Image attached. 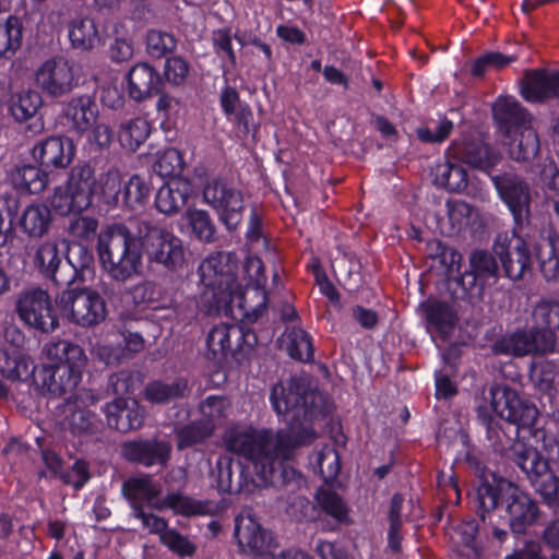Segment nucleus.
<instances>
[{
    "mask_svg": "<svg viewBox=\"0 0 559 559\" xmlns=\"http://www.w3.org/2000/svg\"><path fill=\"white\" fill-rule=\"evenodd\" d=\"M478 418L486 429V437L491 449L497 453H503L506 451L510 453V448L516 442L515 438L519 437L514 436L513 429L510 431L507 430L500 419L488 414L483 408L478 409Z\"/></svg>",
    "mask_w": 559,
    "mask_h": 559,
    "instance_id": "4c0bfd02",
    "label": "nucleus"
},
{
    "mask_svg": "<svg viewBox=\"0 0 559 559\" xmlns=\"http://www.w3.org/2000/svg\"><path fill=\"white\" fill-rule=\"evenodd\" d=\"M98 400V396L91 390H80L64 401L61 405L63 423L72 433H91L96 429V414L88 408L95 405Z\"/></svg>",
    "mask_w": 559,
    "mask_h": 559,
    "instance_id": "a211bd4d",
    "label": "nucleus"
},
{
    "mask_svg": "<svg viewBox=\"0 0 559 559\" xmlns=\"http://www.w3.org/2000/svg\"><path fill=\"white\" fill-rule=\"evenodd\" d=\"M51 206L60 214V215H69L71 213H81L88 209L90 204H81L79 203V199H76V194H73L69 191L68 188L66 190L61 188H57L51 198Z\"/></svg>",
    "mask_w": 559,
    "mask_h": 559,
    "instance_id": "5fc2aeb1",
    "label": "nucleus"
},
{
    "mask_svg": "<svg viewBox=\"0 0 559 559\" xmlns=\"http://www.w3.org/2000/svg\"><path fill=\"white\" fill-rule=\"evenodd\" d=\"M316 499L321 510L330 515L337 524H347L348 509L343 499L333 490L320 488Z\"/></svg>",
    "mask_w": 559,
    "mask_h": 559,
    "instance_id": "de8ad7c7",
    "label": "nucleus"
},
{
    "mask_svg": "<svg viewBox=\"0 0 559 559\" xmlns=\"http://www.w3.org/2000/svg\"><path fill=\"white\" fill-rule=\"evenodd\" d=\"M433 183L449 192H461L468 185V176L466 169L450 158L447 153V160L438 164L433 171Z\"/></svg>",
    "mask_w": 559,
    "mask_h": 559,
    "instance_id": "f704fd0d",
    "label": "nucleus"
},
{
    "mask_svg": "<svg viewBox=\"0 0 559 559\" xmlns=\"http://www.w3.org/2000/svg\"><path fill=\"white\" fill-rule=\"evenodd\" d=\"M142 235V254L146 255L147 270L162 267L167 272H176L185 264L182 240L167 228L145 224Z\"/></svg>",
    "mask_w": 559,
    "mask_h": 559,
    "instance_id": "0eeeda50",
    "label": "nucleus"
},
{
    "mask_svg": "<svg viewBox=\"0 0 559 559\" xmlns=\"http://www.w3.org/2000/svg\"><path fill=\"white\" fill-rule=\"evenodd\" d=\"M96 187L94 169L87 163L78 164L71 168L67 181V188L76 194L81 206L92 204V195Z\"/></svg>",
    "mask_w": 559,
    "mask_h": 559,
    "instance_id": "e433bc0d",
    "label": "nucleus"
},
{
    "mask_svg": "<svg viewBox=\"0 0 559 559\" xmlns=\"http://www.w3.org/2000/svg\"><path fill=\"white\" fill-rule=\"evenodd\" d=\"M107 424L120 432H129L140 427L139 403L135 399L117 397L105 408Z\"/></svg>",
    "mask_w": 559,
    "mask_h": 559,
    "instance_id": "c85d7f7f",
    "label": "nucleus"
},
{
    "mask_svg": "<svg viewBox=\"0 0 559 559\" xmlns=\"http://www.w3.org/2000/svg\"><path fill=\"white\" fill-rule=\"evenodd\" d=\"M35 82L43 92L52 97L70 93L78 84L73 64L62 57L45 61L35 73Z\"/></svg>",
    "mask_w": 559,
    "mask_h": 559,
    "instance_id": "f3484780",
    "label": "nucleus"
},
{
    "mask_svg": "<svg viewBox=\"0 0 559 559\" xmlns=\"http://www.w3.org/2000/svg\"><path fill=\"white\" fill-rule=\"evenodd\" d=\"M192 391L189 380L177 377L170 383L155 380L145 386V399L154 404H167L176 400L188 399Z\"/></svg>",
    "mask_w": 559,
    "mask_h": 559,
    "instance_id": "2f4dec72",
    "label": "nucleus"
},
{
    "mask_svg": "<svg viewBox=\"0 0 559 559\" xmlns=\"http://www.w3.org/2000/svg\"><path fill=\"white\" fill-rule=\"evenodd\" d=\"M94 255L90 248L81 242H71L68 246L66 262V276L70 277L69 286L76 281L84 282L87 274L93 272Z\"/></svg>",
    "mask_w": 559,
    "mask_h": 559,
    "instance_id": "473e14b6",
    "label": "nucleus"
},
{
    "mask_svg": "<svg viewBox=\"0 0 559 559\" xmlns=\"http://www.w3.org/2000/svg\"><path fill=\"white\" fill-rule=\"evenodd\" d=\"M74 155V146L70 139L62 136H50L37 142L32 156L43 167L64 168Z\"/></svg>",
    "mask_w": 559,
    "mask_h": 559,
    "instance_id": "393cba45",
    "label": "nucleus"
},
{
    "mask_svg": "<svg viewBox=\"0 0 559 559\" xmlns=\"http://www.w3.org/2000/svg\"><path fill=\"white\" fill-rule=\"evenodd\" d=\"M100 192L107 203L118 204L121 195V202L130 209H135L140 204V177L134 175L120 191V175L117 170H108L100 178Z\"/></svg>",
    "mask_w": 559,
    "mask_h": 559,
    "instance_id": "a878e982",
    "label": "nucleus"
},
{
    "mask_svg": "<svg viewBox=\"0 0 559 559\" xmlns=\"http://www.w3.org/2000/svg\"><path fill=\"white\" fill-rule=\"evenodd\" d=\"M316 464L324 481L334 480L341 471V459L337 451L330 445L316 453Z\"/></svg>",
    "mask_w": 559,
    "mask_h": 559,
    "instance_id": "603ef678",
    "label": "nucleus"
},
{
    "mask_svg": "<svg viewBox=\"0 0 559 559\" xmlns=\"http://www.w3.org/2000/svg\"><path fill=\"white\" fill-rule=\"evenodd\" d=\"M460 165L465 164L488 176L496 169L501 157L478 139L464 138L452 142L447 152Z\"/></svg>",
    "mask_w": 559,
    "mask_h": 559,
    "instance_id": "aec40b11",
    "label": "nucleus"
},
{
    "mask_svg": "<svg viewBox=\"0 0 559 559\" xmlns=\"http://www.w3.org/2000/svg\"><path fill=\"white\" fill-rule=\"evenodd\" d=\"M186 218L192 234L200 241L213 243L217 240L216 226L206 211L189 209L186 212Z\"/></svg>",
    "mask_w": 559,
    "mask_h": 559,
    "instance_id": "37998d69",
    "label": "nucleus"
},
{
    "mask_svg": "<svg viewBox=\"0 0 559 559\" xmlns=\"http://www.w3.org/2000/svg\"><path fill=\"white\" fill-rule=\"evenodd\" d=\"M420 308L428 325L433 326L442 337H447L452 332L457 322V314L451 305L429 299L423 302Z\"/></svg>",
    "mask_w": 559,
    "mask_h": 559,
    "instance_id": "72a5a7b5",
    "label": "nucleus"
},
{
    "mask_svg": "<svg viewBox=\"0 0 559 559\" xmlns=\"http://www.w3.org/2000/svg\"><path fill=\"white\" fill-rule=\"evenodd\" d=\"M534 259L539 263V269L548 282H556L559 278V254L550 241L533 245Z\"/></svg>",
    "mask_w": 559,
    "mask_h": 559,
    "instance_id": "c03bdc74",
    "label": "nucleus"
},
{
    "mask_svg": "<svg viewBox=\"0 0 559 559\" xmlns=\"http://www.w3.org/2000/svg\"><path fill=\"white\" fill-rule=\"evenodd\" d=\"M235 326L228 324H218L211 329L206 337V346L212 358L225 356L230 349V336Z\"/></svg>",
    "mask_w": 559,
    "mask_h": 559,
    "instance_id": "3c124183",
    "label": "nucleus"
},
{
    "mask_svg": "<svg viewBox=\"0 0 559 559\" xmlns=\"http://www.w3.org/2000/svg\"><path fill=\"white\" fill-rule=\"evenodd\" d=\"M469 269L456 277L448 278L462 290L459 298L467 295L480 297L487 287L496 285L503 276L498 257L492 251L475 249L468 255Z\"/></svg>",
    "mask_w": 559,
    "mask_h": 559,
    "instance_id": "6e6552de",
    "label": "nucleus"
},
{
    "mask_svg": "<svg viewBox=\"0 0 559 559\" xmlns=\"http://www.w3.org/2000/svg\"><path fill=\"white\" fill-rule=\"evenodd\" d=\"M532 487L550 506H559V477L550 468Z\"/></svg>",
    "mask_w": 559,
    "mask_h": 559,
    "instance_id": "6e6d98bb",
    "label": "nucleus"
},
{
    "mask_svg": "<svg viewBox=\"0 0 559 559\" xmlns=\"http://www.w3.org/2000/svg\"><path fill=\"white\" fill-rule=\"evenodd\" d=\"M52 225V213L45 204L33 203L28 205L20 217V227L31 238L46 236Z\"/></svg>",
    "mask_w": 559,
    "mask_h": 559,
    "instance_id": "c9c22d12",
    "label": "nucleus"
},
{
    "mask_svg": "<svg viewBox=\"0 0 559 559\" xmlns=\"http://www.w3.org/2000/svg\"><path fill=\"white\" fill-rule=\"evenodd\" d=\"M160 542L180 556H192L195 551V546L187 537L175 531L162 534Z\"/></svg>",
    "mask_w": 559,
    "mask_h": 559,
    "instance_id": "e2e57ef3",
    "label": "nucleus"
},
{
    "mask_svg": "<svg viewBox=\"0 0 559 559\" xmlns=\"http://www.w3.org/2000/svg\"><path fill=\"white\" fill-rule=\"evenodd\" d=\"M444 369L436 373V394L438 397H450L456 394V389L450 377L455 373L456 360L459 358L457 347H450L442 355Z\"/></svg>",
    "mask_w": 559,
    "mask_h": 559,
    "instance_id": "a18cd8bd",
    "label": "nucleus"
},
{
    "mask_svg": "<svg viewBox=\"0 0 559 559\" xmlns=\"http://www.w3.org/2000/svg\"><path fill=\"white\" fill-rule=\"evenodd\" d=\"M237 262L230 252H215L199 266L200 281L211 293L209 313L219 312L233 302L234 296L240 294L237 281Z\"/></svg>",
    "mask_w": 559,
    "mask_h": 559,
    "instance_id": "423d86ee",
    "label": "nucleus"
},
{
    "mask_svg": "<svg viewBox=\"0 0 559 559\" xmlns=\"http://www.w3.org/2000/svg\"><path fill=\"white\" fill-rule=\"evenodd\" d=\"M160 493V486L153 484L150 476L142 475V501L146 500L150 504L157 508L168 507L176 513L193 516V515H217L225 506L222 501L213 500H197L180 493H170L162 502H154Z\"/></svg>",
    "mask_w": 559,
    "mask_h": 559,
    "instance_id": "dca6fc26",
    "label": "nucleus"
},
{
    "mask_svg": "<svg viewBox=\"0 0 559 559\" xmlns=\"http://www.w3.org/2000/svg\"><path fill=\"white\" fill-rule=\"evenodd\" d=\"M521 229L514 227L511 234H498L492 243L503 276L513 282L523 280L534 263L533 245L518 236Z\"/></svg>",
    "mask_w": 559,
    "mask_h": 559,
    "instance_id": "9d476101",
    "label": "nucleus"
},
{
    "mask_svg": "<svg viewBox=\"0 0 559 559\" xmlns=\"http://www.w3.org/2000/svg\"><path fill=\"white\" fill-rule=\"evenodd\" d=\"M11 178L16 188L33 194L41 192L47 186L45 171L33 165L16 167Z\"/></svg>",
    "mask_w": 559,
    "mask_h": 559,
    "instance_id": "a19ab883",
    "label": "nucleus"
},
{
    "mask_svg": "<svg viewBox=\"0 0 559 559\" xmlns=\"http://www.w3.org/2000/svg\"><path fill=\"white\" fill-rule=\"evenodd\" d=\"M521 94L531 103L559 97V72L545 69L526 71L521 82Z\"/></svg>",
    "mask_w": 559,
    "mask_h": 559,
    "instance_id": "4be33fe9",
    "label": "nucleus"
},
{
    "mask_svg": "<svg viewBox=\"0 0 559 559\" xmlns=\"http://www.w3.org/2000/svg\"><path fill=\"white\" fill-rule=\"evenodd\" d=\"M88 465L84 461H76L72 467L61 474L64 484L71 485L75 490L81 489L90 479Z\"/></svg>",
    "mask_w": 559,
    "mask_h": 559,
    "instance_id": "338daca9",
    "label": "nucleus"
},
{
    "mask_svg": "<svg viewBox=\"0 0 559 559\" xmlns=\"http://www.w3.org/2000/svg\"><path fill=\"white\" fill-rule=\"evenodd\" d=\"M45 355L50 361L41 367L35 378L43 393L61 396L72 392L82 379V368L86 356L78 344L68 340L47 343Z\"/></svg>",
    "mask_w": 559,
    "mask_h": 559,
    "instance_id": "20e7f679",
    "label": "nucleus"
},
{
    "mask_svg": "<svg viewBox=\"0 0 559 559\" xmlns=\"http://www.w3.org/2000/svg\"><path fill=\"white\" fill-rule=\"evenodd\" d=\"M170 453L171 445L167 441H142V465L164 467L170 459Z\"/></svg>",
    "mask_w": 559,
    "mask_h": 559,
    "instance_id": "8fccbe9b",
    "label": "nucleus"
},
{
    "mask_svg": "<svg viewBox=\"0 0 559 559\" xmlns=\"http://www.w3.org/2000/svg\"><path fill=\"white\" fill-rule=\"evenodd\" d=\"M533 325L518 329L498 338L492 350L513 357L544 356L557 349L559 332V301L542 299L533 307Z\"/></svg>",
    "mask_w": 559,
    "mask_h": 559,
    "instance_id": "7ed1b4c3",
    "label": "nucleus"
},
{
    "mask_svg": "<svg viewBox=\"0 0 559 559\" xmlns=\"http://www.w3.org/2000/svg\"><path fill=\"white\" fill-rule=\"evenodd\" d=\"M228 406L224 396L211 395L200 404V413L204 420H211L215 425V420L225 416Z\"/></svg>",
    "mask_w": 559,
    "mask_h": 559,
    "instance_id": "052dcab7",
    "label": "nucleus"
},
{
    "mask_svg": "<svg viewBox=\"0 0 559 559\" xmlns=\"http://www.w3.org/2000/svg\"><path fill=\"white\" fill-rule=\"evenodd\" d=\"M188 70V63L181 58H167L165 61V78L174 85H180L185 82Z\"/></svg>",
    "mask_w": 559,
    "mask_h": 559,
    "instance_id": "774afa93",
    "label": "nucleus"
},
{
    "mask_svg": "<svg viewBox=\"0 0 559 559\" xmlns=\"http://www.w3.org/2000/svg\"><path fill=\"white\" fill-rule=\"evenodd\" d=\"M142 70H145L150 76L146 91L147 96L158 95L159 97L156 104L157 109L166 110L170 106V98L162 92L164 82L160 75L155 72V69L147 62H142Z\"/></svg>",
    "mask_w": 559,
    "mask_h": 559,
    "instance_id": "4d7b16f0",
    "label": "nucleus"
},
{
    "mask_svg": "<svg viewBox=\"0 0 559 559\" xmlns=\"http://www.w3.org/2000/svg\"><path fill=\"white\" fill-rule=\"evenodd\" d=\"M285 337L286 350L292 358L305 362L312 360L313 345L306 331L297 326L288 328Z\"/></svg>",
    "mask_w": 559,
    "mask_h": 559,
    "instance_id": "79ce46f5",
    "label": "nucleus"
},
{
    "mask_svg": "<svg viewBox=\"0 0 559 559\" xmlns=\"http://www.w3.org/2000/svg\"><path fill=\"white\" fill-rule=\"evenodd\" d=\"M508 141V154L511 159L524 163L533 160L539 153L540 142L536 130L531 126L512 132L511 135H503Z\"/></svg>",
    "mask_w": 559,
    "mask_h": 559,
    "instance_id": "7c9ffc66",
    "label": "nucleus"
},
{
    "mask_svg": "<svg viewBox=\"0 0 559 559\" xmlns=\"http://www.w3.org/2000/svg\"><path fill=\"white\" fill-rule=\"evenodd\" d=\"M97 251L112 280H132L140 272V229L132 231L120 223L107 226L98 235Z\"/></svg>",
    "mask_w": 559,
    "mask_h": 559,
    "instance_id": "39448f33",
    "label": "nucleus"
},
{
    "mask_svg": "<svg viewBox=\"0 0 559 559\" xmlns=\"http://www.w3.org/2000/svg\"><path fill=\"white\" fill-rule=\"evenodd\" d=\"M452 130L453 122L447 118H443L438 123L435 131H432L430 128H418L416 133L418 139L423 142L441 143L451 134Z\"/></svg>",
    "mask_w": 559,
    "mask_h": 559,
    "instance_id": "69168bd1",
    "label": "nucleus"
},
{
    "mask_svg": "<svg viewBox=\"0 0 559 559\" xmlns=\"http://www.w3.org/2000/svg\"><path fill=\"white\" fill-rule=\"evenodd\" d=\"M123 310L120 313L122 321L120 333L123 336L124 348L110 345H102L96 347L95 353L99 360L106 366H116L124 358H129L131 354L140 350V335L133 331V324L138 323L139 309L134 292L126 290L121 296Z\"/></svg>",
    "mask_w": 559,
    "mask_h": 559,
    "instance_id": "f8f14e48",
    "label": "nucleus"
},
{
    "mask_svg": "<svg viewBox=\"0 0 559 559\" xmlns=\"http://www.w3.org/2000/svg\"><path fill=\"white\" fill-rule=\"evenodd\" d=\"M19 319L40 333H52L59 328V319L49 294L40 288L22 293L16 300Z\"/></svg>",
    "mask_w": 559,
    "mask_h": 559,
    "instance_id": "ddd939ff",
    "label": "nucleus"
},
{
    "mask_svg": "<svg viewBox=\"0 0 559 559\" xmlns=\"http://www.w3.org/2000/svg\"><path fill=\"white\" fill-rule=\"evenodd\" d=\"M33 360L16 349L0 348V377L10 381H27L34 376ZM9 388L0 379V397H7Z\"/></svg>",
    "mask_w": 559,
    "mask_h": 559,
    "instance_id": "bb28decb",
    "label": "nucleus"
},
{
    "mask_svg": "<svg viewBox=\"0 0 559 559\" xmlns=\"http://www.w3.org/2000/svg\"><path fill=\"white\" fill-rule=\"evenodd\" d=\"M235 537L243 552H262L272 542L271 533L261 526L250 511L236 516Z\"/></svg>",
    "mask_w": 559,
    "mask_h": 559,
    "instance_id": "5701e85b",
    "label": "nucleus"
},
{
    "mask_svg": "<svg viewBox=\"0 0 559 559\" xmlns=\"http://www.w3.org/2000/svg\"><path fill=\"white\" fill-rule=\"evenodd\" d=\"M43 104L41 96L36 91H23L12 96L10 110L17 121L33 118Z\"/></svg>",
    "mask_w": 559,
    "mask_h": 559,
    "instance_id": "49530a36",
    "label": "nucleus"
},
{
    "mask_svg": "<svg viewBox=\"0 0 559 559\" xmlns=\"http://www.w3.org/2000/svg\"><path fill=\"white\" fill-rule=\"evenodd\" d=\"M204 201L217 213L228 230H236L242 219L245 209L242 192L230 183L214 179L203 190Z\"/></svg>",
    "mask_w": 559,
    "mask_h": 559,
    "instance_id": "2eb2a0df",
    "label": "nucleus"
},
{
    "mask_svg": "<svg viewBox=\"0 0 559 559\" xmlns=\"http://www.w3.org/2000/svg\"><path fill=\"white\" fill-rule=\"evenodd\" d=\"M182 169V156L176 148L166 150L152 165L153 173L162 179H179Z\"/></svg>",
    "mask_w": 559,
    "mask_h": 559,
    "instance_id": "09e8293b",
    "label": "nucleus"
},
{
    "mask_svg": "<svg viewBox=\"0 0 559 559\" xmlns=\"http://www.w3.org/2000/svg\"><path fill=\"white\" fill-rule=\"evenodd\" d=\"M270 400L274 411L287 421V428L276 433L234 431L225 440L226 448L249 461L260 485L295 492L305 479L288 461L298 448L317 439L310 424L328 412L326 401L307 376L275 384Z\"/></svg>",
    "mask_w": 559,
    "mask_h": 559,
    "instance_id": "f257e3e1",
    "label": "nucleus"
},
{
    "mask_svg": "<svg viewBox=\"0 0 559 559\" xmlns=\"http://www.w3.org/2000/svg\"><path fill=\"white\" fill-rule=\"evenodd\" d=\"M513 60L514 57L512 56L508 57L500 52H488L475 61L472 71L474 75L481 76L488 68L495 67L497 69H502Z\"/></svg>",
    "mask_w": 559,
    "mask_h": 559,
    "instance_id": "0e129e2a",
    "label": "nucleus"
},
{
    "mask_svg": "<svg viewBox=\"0 0 559 559\" xmlns=\"http://www.w3.org/2000/svg\"><path fill=\"white\" fill-rule=\"evenodd\" d=\"M214 429L211 420H193L177 430V448L183 450L200 444L213 435Z\"/></svg>",
    "mask_w": 559,
    "mask_h": 559,
    "instance_id": "ea45409f",
    "label": "nucleus"
},
{
    "mask_svg": "<svg viewBox=\"0 0 559 559\" xmlns=\"http://www.w3.org/2000/svg\"><path fill=\"white\" fill-rule=\"evenodd\" d=\"M490 393L492 408L500 419L515 426L514 436H519L520 429L534 426L538 418V409L534 403L508 386L491 389Z\"/></svg>",
    "mask_w": 559,
    "mask_h": 559,
    "instance_id": "4468645a",
    "label": "nucleus"
},
{
    "mask_svg": "<svg viewBox=\"0 0 559 559\" xmlns=\"http://www.w3.org/2000/svg\"><path fill=\"white\" fill-rule=\"evenodd\" d=\"M98 221L92 216H76L69 222L68 231L75 238L92 239L97 231Z\"/></svg>",
    "mask_w": 559,
    "mask_h": 559,
    "instance_id": "13d9d810",
    "label": "nucleus"
},
{
    "mask_svg": "<svg viewBox=\"0 0 559 559\" xmlns=\"http://www.w3.org/2000/svg\"><path fill=\"white\" fill-rule=\"evenodd\" d=\"M62 316L81 328H93L106 319L107 310L103 297L88 287L70 288L57 297Z\"/></svg>",
    "mask_w": 559,
    "mask_h": 559,
    "instance_id": "1a4fd4ad",
    "label": "nucleus"
},
{
    "mask_svg": "<svg viewBox=\"0 0 559 559\" xmlns=\"http://www.w3.org/2000/svg\"><path fill=\"white\" fill-rule=\"evenodd\" d=\"M66 116L72 121L74 130L84 132L96 120L95 104L86 95L73 98L67 106Z\"/></svg>",
    "mask_w": 559,
    "mask_h": 559,
    "instance_id": "58836bf2",
    "label": "nucleus"
},
{
    "mask_svg": "<svg viewBox=\"0 0 559 559\" xmlns=\"http://www.w3.org/2000/svg\"><path fill=\"white\" fill-rule=\"evenodd\" d=\"M249 465L230 456H221L212 472L216 476V488L223 493L251 492L259 484L258 477L249 478Z\"/></svg>",
    "mask_w": 559,
    "mask_h": 559,
    "instance_id": "6ab92c4d",
    "label": "nucleus"
},
{
    "mask_svg": "<svg viewBox=\"0 0 559 559\" xmlns=\"http://www.w3.org/2000/svg\"><path fill=\"white\" fill-rule=\"evenodd\" d=\"M500 199L509 207L515 228H523L530 223L531 187L528 182L513 169L503 171L496 169L489 175Z\"/></svg>",
    "mask_w": 559,
    "mask_h": 559,
    "instance_id": "9b49d317",
    "label": "nucleus"
},
{
    "mask_svg": "<svg viewBox=\"0 0 559 559\" xmlns=\"http://www.w3.org/2000/svg\"><path fill=\"white\" fill-rule=\"evenodd\" d=\"M492 114L502 135L532 126V115L512 97H499L492 105Z\"/></svg>",
    "mask_w": 559,
    "mask_h": 559,
    "instance_id": "b1692460",
    "label": "nucleus"
},
{
    "mask_svg": "<svg viewBox=\"0 0 559 559\" xmlns=\"http://www.w3.org/2000/svg\"><path fill=\"white\" fill-rule=\"evenodd\" d=\"M138 118L129 119L121 123L119 130V142L121 146L130 152L140 147V127Z\"/></svg>",
    "mask_w": 559,
    "mask_h": 559,
    "instance_id": "680f3d73",
    "label": "nucleus"
},
{
    "mask_svg": "<svg viewBox=\"0 0 559 559\" xmlns=\"http://www.w3.org/2000/svg\"><path fill=\"white\" fill-rule=\"evenodd\" d=\"M476 501L481 522L500 543L507 539L509 532L514 535L525 534L539 516L537 502L506 479L480 484L476 490Z\"/></svg>",
    "mask_w": 559,
    "mask_h": 559,
    "instance_id": "f03ea898",
    "label": "nucleus"
},
{
    "mask_svg": "<svg viewBox=\"0 0 559 559\" xmlns=\"http://www.w3.org/2000/svg\"><path fill=\"white\" fill-rule=\"evenodd\" d=\"M190 192L191 188L188 181L171 179L158 189L155 207L165 215H174L186 205Z\"/></svg>",
    "mask_w": 559,
    "mask_h": 559,
    "instance_id": "c756f323",
    "label": "nucleus"
},
{
    "mask_svg": "<svg viewBox=\"0 0 559 559\" xmlns=\"http://www.w3.org/2000/svg\"><path fill=\"white\" fill-rule=\"evenodd\" d=\"M19 200L14 197L0 198V247H3L12 231L13 218L19 212Z\"/></svg>",
    "mask_w": 559,
    "mask_h": 559,
    "instance_id": "864d4df0",
    "label": "nucleus"
},
{
    "mask_svg": "<svg viewBox=\"0 0 559 559\" xmlns=\"http://www.w3.org/2000/svg\"><path fill=\"white\" fill-rule=\"evenodd\" d=\"M456 532L460 535L462 543L468 547L476 557L481 555L483 547L477 540L479 525L475 519L464 521L457 526Z\"/></svg>",
    "mask_w": 559,
    "mask_h": 559,
    "instance_id": "bf43d9fd",
    "label": "nucleus"
},
{
    "mask_svg": "<svg viewBox=\"0 0 559 559\" xmlns=\"http://www.w3.org/2000/svg\"><path fill=\"white\" fill-rule=\"evenodd\" d=\"M25 253L33 266L57 286H69L70 277L66 276L59 246L55 240H45L38 245H27Z\"/></svg>",
    "mask_w": 559,
    "mask_h": 559,
    "instance_id": "412c9836",
    "label": "nucleus"
},
{
    "mask_svg": "<svg viewBox=\"0 0 559 559\" xmlns=\"http://www.w3.org/2000/svg\"><path fill=\"white\" fill-rule=\"evenodd\" d=\"M507 455L524 473L531 486L550 468L548 460H544L536 448L521 441L514 442Z\"/></svg>",
    "mask_w": 559,
    "mask_h": 559,
    "instance_id": "cd10ccee",
    "label": "nucleus"
}]
</instances>
